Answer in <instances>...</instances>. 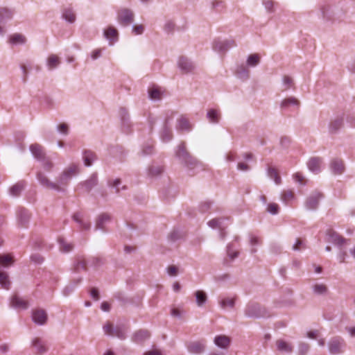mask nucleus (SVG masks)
I'll return each mask as SVG.
<instances>
[{
  "label": "nucleus",
  "instance_id": "nucleus-1",
  "mask_svg": "<svg viewBox=\"0 0 355 355\" xmlns=\"http://www.w3.org/2000/svg\"><path fill=\"white\" fill-rule=\"evenodd\" d=\"M79 172L78 167L76 164H71L66 168L58 178V182H51L42 172L37 174V178L40 184L44 187L58 191L62 190L61 186H66L71 179Z\"/></svg>",
  "mask_w": 355,
  "mask_h": 355
},
{
  "label": "nucleus",
  "instance_id": "nucleus-2",
  "mask_svg": "<svg viewBox=\"0 0 355 355\" xmlns=\"http://www.w3.org/2000/svg\"><path fill=\"white\" fill-rule=\"evenodd\" d=\"M245 315L248 318H270L273 313L268 308L257 302H250L244 310Z\"/></svg>",
  "mask_w": 355,
  "mask_h": 355
},
{
  "label": "nucleus",
  "instance_id": "nucleus-3",
  "mask_svg": "<svg viewBox=\"0 0 355 355\" xmlns=\"http://www.w3.org/2000/svg\"><path fill=\"white\" fill-rule=\"evenodd\" d=\"M176 156L183 162L187 167L193 168L196 164L197 161L193 158L189 153L187 150L185 143L182 142L178 146V149L176 151Z\"/></svg>",
  "mask_w": 355,
  "mask_h": 355
},
{
  "label": "nucleus",
  "instance_id": "nucleus-4",
  "mask_svg": "<svg viewBox=\"0 0 355 355\" xmlns=\"http://www.w3.org/2000/svg\"><path fill=\"white\" fill-rule=\"evenodd\" d=\"M345 342L340 336H334L331 338L328 343V350L331 355H338L345 352Z\"/></svg>",
  "mask_w": 355,
  "mask_h": 355
},
{
  "label": "nucleus",
  "instance_id": "nucleus-5",
  "mask_svg": "<svg viewBox=\"0 0 355 355\" xmlns=\"http://www.w3.org/2000/svg\"><path fill=\"white\" fill-rule=\"evenodd\" d=\"M236 46L234 40H216L213 44V48L215 51L218 52H225L232 47Z\"/></svg>",
  "mask_w": 355,
  "mask_h": 355
},
{
  "label": "nucleus",
  "instance_id": "nucleus-6",
  "mask_svg": "<svg viewBox=\"0 0 355 355\" xmlns=\"http://www.w3.org/2000/svg\"><path fill=\"white\" fill-rule=\"evenodd\" d=\"M134 14L128 8H122L118 12V20L123 26H128L133 21Z\"/></svg>",
  "mask_w": 355,
  "mask_h": 355
},
{
  "label": "nucleus",
  "instance_id": "nucleus-7",
  "mask_svg": "<svg viewBox=\"0 0 355 355\" xmlns=\"http://www.w3.org/2000/svg\"><path fill=\"white\" fill-rule=\"evenodd\" d=\"M48 315L45 310L37 309L32 311V320L38 325H44L46 323Z\"/></svg>",
  "mask_w": 355,
  "mask_h": 355
},
{
  "label": "nucleus",
  "instance_id": "nucleus-8",
  "mask_svg": "<svg viewBox=\"0 0 355 355\" xmlns=\"http://www.w3.org/2000/svg\"><path fill=\"white\" fill-rule=\"evenodd\" d=\"M322 197V194L319 192H314L311 193L306 200V208L309 210L316 209L318 207L319 201Z\"/></svg>",
  "mask_w": 355,
  "mask_h": 355
},
{
  "label": "nucleus",
  "instance_id": "nucleus-9",
  "mask_svg": "<svg viewBox=\"0 0 355 355\" xmlns=\"http://www.w3.org/2000/svg\"><path fill=\"white\" fill-rule=\"evenodd\" d=\"M327 236L328 237L327 241L339 247L347 243V240L345 238L339 235L333 230H329L327 232Z\"/></svg>",
  "mask_w": 355,
  "mask_h": 355
},
{
  "label": "nucleus",
  "instance_id": "nucleus-10",
  "mask_svg": "<svg viewBox=\"0 0 355 355\" xmlns=\"http://www.w3.org/2000/svg\"><path fill=\"white\" fill-rule=\"evenodd\" d=\"M10 305L15 309H26L28 307V302L17 295H13L10 297Z\"/></svg>",
  "mask_w": 355,
  "mask_h": 355
},
{
  "label": "nucleus",
  "instance_id": "nucleus-11",
  "mask_svg": "<svg viewBox=\"0 0 355 355\" xmlns=\"http://www.w3.org/2000/svg\"><path fill=\"white\" fill-rule=\"evenodd\" d=\"M30 150L35 159L40 161L44 159L46 155L43 147L38 144H33L30 146Z\"/></svg>",
  "mask_w": 355,
  "mask_h": 355
},
{
  "label": "nucleus",
  "instance_id": "nucleus-12",
  "mask_svg": "<svg viewBox=\"0 0 355 355\" xmlns=\"http://www.w3.org/2000/svg\"><path fill=\"white\" fill-rule=\"evenodd\" d=\"M71 270L74 272H80V271L87 270V262L83 257L78 256L76 258Z\"/></svg>",
  "mask_w": 355,
  "mask_h": 355
},
{
  "label": "nucleus",
  "instance_id": "nucleus-13",
  "mask_svg": "<svg viewBox=\"0 0 355 355\" xmlns=\"http://www.w3.org/2000/svg\"><path fill=\"white\" fill-rule=\"evenodd\" d=\"M178 66L182 72L185 73L193 71L194 69V65L193 63L187 58L185 57H181L179 59Z\"/></svg>",
  "mask_w": 355,
  "mask_h": 355
},
{
  "label": "nucleus",
  "instance_id": "nucleus-14",
  "mask_svg": "<svg viewBox=\"0 0 355 355\" xmlns=\"http://www.w3.org/2000/svg\"><path fill=\"white\" fill-rule=\"evenodd\" d=\"M330 168L334 174H342L345 171L343 161L340 159H334L331 162Z\"/></svg>",
  "mask_w": 355,
  "mask_h": 355
},
{
  "label": "nucleus",
  "instance_id": "nucleus-15",
  "mask_svg": "<svg viewBox=\"0 0 355 355\" xmlns=\"http://www.w3.org/2000/svg\"><path fill=\"white\" fill-rule=\"evenodd\" d=\"M276 347L277 350L282 353L290 354L293 350V346L292 344L282 339L276 341Z\"/></svg>",
  "mask_w": 355,
  "mask_h": 355
},
{
  "label": "nucleus",
  "instance_id": "nucleus-16",
  "mask_svg": "<svg viewBox=\"0 0 355 355\" xmlns=\"http://www.w3.org/2000/svg\"><path fill=\"white\" fill-rule=\"evenodd\" d=\"M322 163V159L320 157H312L308 162V167L310 171L313 173H318L320 170V166Z\"/></svg>",
  "mask_w": 355,
  "mask_h": 355
},
{
  "label": "nucleus",
  "instance_id": "nucleus-17",
  "mask_svg": "<svg viewBox=\"0 0 355 355\" xmlns=\"http://www.w3.org/2000/svg\"><path fill=\"white\" fill-rule=\"evenodd\" d=\"M188 350L193 354H200L205 350V344L200 341L191 342L188 345Z\"/></svg>",
  "mask_w": 355,
  "mask_h": 355
},
{
  "label": "nucleus",
  "instance_id": "nucleus-18",
  "mask_svg": "<svg viewBox=\"0 0 355 355\" xmlns=\"http://www.w3.org/2000/svg\"><path fill=\"white\" fill-rule=\"evenodd\" d=\"M32 345L35 348L36 353L38 354H42L47 351L45 343L40 338H35L32 341Z\"/></svg>",
  "mask_w": 355,
  "mask_h": 355
},
{
  "label": "nucleus",
  "instance_id": "nucleus-19",
  "mask_svg": "<svg viewBox=\"0 0 355 355\" xmlns=\"http://www.w3.org/2000/svg\"><path fill=\"white\" fill-rule=\"evenodd\" d=\"M150 337V333L147 330L141 329L136 331L132 336V340L136 343H141Z\"/></svg>",
  "mask_w": 355,
  "mask_h": 355
},
{
  "label": "nucleus",
  "instance_id": "nucleus-20",
  "mask_svg": "<svg viewBox=\"0 0 355 355\" xmlns=\"http://www.w3.org/2000/svg\"><path fill=\"white\" fill-rule=\"evenodd\" d=\"M111 217L109 214L103 213L98 216L96 222V228L100 230H104L105 225L110 222Z\"/></svg>",
  "mask_w": 355,
  "mask_h": 355
},
{
  "label": "nucleus",
  "instance_id": "nucleus-21",
  "mask_svg": "<svg viewBox=\"0 0 355 355\" xmlns=\"http://www.w3.org/2000/svg\"><path fill=\"white\" fill-rule=\"evenodd\" d=\"M214 343L220 348L226 349L230 344V339L224 335L218 336L214 338Z\"/></svg>",
  "mask_w": 355,
  "mask_h": 355
},
{
  "label": "nucleus",
  "instance_id": "nucleus-22",
  "mask_svg": "<svg viewBox=\"0 0 355 355\" xmlns=\"http://www.w3.org/2000/svg\"><path fill=\"white\" fill-rule=\"evenodd\" d=\"M176 128L177 130L181 131H189L191 130V126L187 118L181 116L178 119Z\"/></svg>",
  "mask_w": 355,
  "mask_h": 355
},
{
  "label": "nucleus",
  "instance_id": "nucleus-23",
  "mask_svg": "<svg viewBox=\"0 0 355 355\" xmlns=\"http://www.w3.org/2000/svg\"><path fill=\"white\" fill-rule=\"evenodd\" d=\"M0 285L2 288L9 290L11 286V282L9 275L6 272L0 270Z\"/></svg>",
  "mask_w": 355,
  "mask_h": 355
},
{
  "label": "nucleus",
  "instance_id": "nucleus-24",
  "mask_svg": "<svg viewBox=\"0 0 355 355\" xmlns=\"http://www.w3.org/2000/svg\"><path fill=\"white\" fill-rule=\"evenodd\" d=\"M98 180L96 175H92L88 180L84 182L81 185L85 191L89 192L97 184Z\"/></svg>",
  "mask_w": 355,
  "mask_h": 355
},
{
  "label": "nucleus",
  "instance_id": "nucleus-25",
  "mask_svg": "<svg viewBox=\"0 0 355 355\" xmlns=\"http://www.w3.org/2000/svg\"><path fill=\"white\" fill-rule=\"evenodd\" d=\"M173 137L172 131L169 127H168V120H166L163 129L161 131V137L163 141H168Z\"/></svg>",
  "mask_w": 355,
  "mask_h": 355
},
{
  "label": "nucleus",
  "instance_id": "nucleus-26",
  "mask_svg": "<svg viewBox=\"0 0 355 355\" xmlns=\"http://www.w3.org/2000/svg\"><path fill=\"white\" fill-rule=\"evenodd\" d=\"M12 16V12L11 11L6 8H0V23L3 22L4 20L10 19ZM3 28L0 26V34H3Z\"/></svg>",
  "mask_w": 355,
  "mask_h": 355
},
{
  "label": "nucleus",
  "instance_id": "nucleus-27",
  "mask_svg": "<svg viewBox=\"0 0 355 355\" xmlns=\"http://www.w3.org/2000/svg\"><path fill=\"white\" fill-rule=\"evenodd\" d=\"M24 189V182H19L17 184H14L10 188V194L12 196L17 197L19 196L21 193V192Z\"/></svg>",
  "mask_w": 355,
  "mask_h": 355
},
{
  "label": "nucleus",
  "instance_id": "nucleus-28",
  "mask_svg": "<svg viewBox=\"0 0 355 355\" xmlns=\"http://www.w3.org/2000/svg\"><path fill=\"white\" fill-rule=\"evenodd\" d=\"M249 73H250L249 70L243 64L238 66L236 71V74L237 77L241 79H243V80H246L248 78Z\"/></svg>",
  "mask_w": 355,
  "mask_h": 355
},
{
  "label": "nucleus",
  "instance_id": "nucleus-29",
  "mask_svg": "<svg viewBox=\"0 0 355 355\" xmlns=\"http://www.w3.org/2000/svg\"><path fill=\"white\" fill-rule=\"evenodd\" d=\"M14 263L13 257L10 254L0 255V265L4 268L12 266Z\"/></svg>",
  "mask_w": 355,
  "mask_h": 355
},
{
  "label": "nucleus",
  "instance_id": "nucleus-30",
  "mask_svg": "<svg viewBox=\"0 0 355 355\" xmlns=\"http://www.w3.org/2000/svg\"><path fill=\"white\" fill-rule=\"evenodd\" d=\"M211 8L216 12H223L225 10V4L223 1L214 0L211 2Z\"/></svg>",
  "mask_w": 355,
  "mask_h": 355
},
{
  "label": "nucleus",
  "instance_id": "nucleus-31",
  "mask_svg": "<svg viewBox=\"0 0 355 355\" xmlns=\"http://www.w3.org/2000/svg\"><path fill=\"white\" fill-rule=\"evenodd\" d=\"M96 159L95 154L89 150H85L83 154V160L85 165L87 166H89L92 164L93 162Z\"/></svg>",
  "mask_w": 355,
  "mask_h": 355
},
{
  "label": "nucleus",
  "instance_id": "nucleus-32",
  "mask_svg": "<svg viewBox=\"0 0 355 355\" xmlns=\"http://www.w3.org/2000/svg\"><path fill=\"white\" fill-rule=\"evenodd\" d=\"M261 57L258 53L250 54L247 59L246 64L248 67H255L260 62Z\"/></svg>",
  "mask_w": 355,
  "mask_h": 355
},
{
  "label": "nucleus",
  "instance_id": "nucleus-33",
  "mask_svg": "<svg viewBox=\"0 0 355 355\" xmlns=\"http://www.w3.org/2000/svg\"><path fill=\"white\" fill-rule=\"evenodd\" d=\"M195 296L198 306H202L207 300L206 293L202 291H197L195 293Z\"/></svg>",
  "mask_w": 355,
  "mask_h": 355
},
{
  "label": "nucleus",
  "instance_id": "nucleus-34",
  "mask_svg": "<svg viewBox=\"0 0 355 355\" xmlns=\"http://www.w3.org/2000/svg\"><path fill=\"white\" fill-rule=\"evenodd\" d=\"M9 42L13 44H22L26 42V37L19 33H15L10 37Z\"/></svg>",
  "mask_w": 355,
  "mask_h": 355
},
{
  "label": "nucleus",
  "instance_id": "nucleus-35",
  "mask_svg": "<svg viewBox=\"0 0 355 355\" xmlns=\"http://www.w3.org/2000/svg\"><path fill=\"white\" fill-rule=\"evenodd\" d=\"M58 241L60 243V249L63 252H69L73 248V245L67 243L64 239L60 238Z\"/></svg>",
  "mask_w": 355,
  "mask_h": 355
},
{
  "label": "nucleus",
  "instance_id": "nucleus-36",
  "mask_svg": "<svg viewBox=\"0 0 355 355\" xmlns=\"http://www.w3.org/2000/svg\"><path fill=\"white\" fill-rule=\"evenodd\" d=\"M60 63V58L56 55H51L47 60V65L50 69L55 68Z\"/></svg>",
  "mask_w": 355,
  "mask_h": 355
},
{
  "label": "nucleus",
  "instance_id": "nucleus-37",
  "mask_svg": "<svg viewBox=\"0 0 355 355\" xmlns=\"http://www.w3.org/2000/svg\"><path fill=\"white\" fill-rule=\"evenodd\" d=\"M18 217L21 225L25 226L29 220L30 216L27 210L21 209L19 211Z\"/></svg>",
  "mask_w": 355,
  "mask_h": 355
},
{
  "label": "nucleus",
  "instance_id": "nucleus-38",
  "mask_svg": "<svg viewBox=\"0 0 355 355\" xmlns=\"http://www.w3.org/2000/svg\"><path fill=\"white\" fill-rule=\"evenodd\" d=\"M62 17L65 20L70 23H73L76 20V15L70 8H67L64 10Z\"/></svg>",
  "mask_w": 355,
  "mask_h": 355
},
{
  "label": "nucleus",
  "instance_id": "nucleus-39",
  "mask_svg": "<svg viewBox=\"0 0 355 355\" xmlns=\"http://www.w3.org/2000/svg\"><path fill=\"white\" fill-rule=\"evenodd\" d=\"M268 175L271 178L273 179L275 182L277 184H279L282 182L281 178L279 175L277 170L274 168L270 167L268 169Z\"/></svg>",
  "mask_w": 355,
  "mask_h": 355
},
{
  "label": "nucleus",
  "instance_id": "nucleus-40",
  "mask_svg": "<svg viewBox=\"0 0 355 355\" xmlns=\"http://www.w3.org/2000/svg\"><path fill=\"white\" fill-rule=\"evenodd\" d=\"M294 198V193L291 190L284 191L281 194V200L286 204Z\"/></svg>",
  "mask_w": 355,
  "mask_h": 355
},
{
  "label": "nucleus",
  "instance_id": "nucleus-41",
  "mask_svg": "<svg viewBox=\"0 0 355 355\" xmlns=\"http://www.w3.org/2000/svg\"><path fill=\"white\" fill-rule=\"evenodd\" d=\"M235 304L234 298L225 297L220 301L221 308L225 309L227 307L233 308Z\"/></svg>",
  "mask_w": 355,
  "mask_h": 355
},
{
  "label": "nucleus",
  "instance_id": "nucleus-42",
  "mask_svg": "<svg viewBox=\"0 0 355 355\" xmlns=\"http://www.w3.org/2000/svg\"><path fill=\"white\" fill-rule=\"evenodd\" d=\"M104 35L107 39L112 40L117 37L118 33L114 28L109 27L105 31Z\"/></svg>",
  "mask_w": 355,
  "mask_h": 355
},
{
  "label": "nucleus",
  "instance_id": "nucleus-43",
  "mask_svg": "<svg viewBox=\"0 0 355 355\" xmlns=\"http://www.w3.org/2000/svg\"><path fill=\"white\" fill-rule=\"evenodd\" d=\"M299 104H300V102L297 98H295L294 97H290V98L284 99L282 102L281 107H288L290 105H299Z\"/></svg>",
  "mask_w": 355,
  "mask_h": 355
},
{
  "label": "nucleus",
  "instance_id": "nucleus-44",
  "mask_svg": "<svg viewBox=\"0 0 355 355\" xmlns=\"http://www.w3.org/2000/svg\"><path fill=\"white\" fill-rule=\"evenodd\" d=\"M163 171V167L161 166H152L148 169V175L154 177L160 175Z\"/></svg>",
  "mask_w": 355,
  "mask_h": 355
},
{
  "label": "nucleus",
  "instance_id": "nucleus-45",
  "mask_svg": "<svg viewBox=\"0 0 355 355\" xmlns=\"http://www.w3.org/2000/svg\"><path fill=\"white\" fill-rule=\"evenodd\" d=\"M343 121L342 118H336L330 124V129L331 131H337L343 125Z\"/></svg>",
  "mask_w": 355,
  "mask_h": 355
},
{
  "label": "nucleus",
  "instance_id": "nucleus-46",
  "mask_svg": "<svg viewBox=\"0 0 355 355\" xmlns=\"http://www.w3.org/2000/svg\"><path fill=\"white\" fill-rule=\"evenodd\" d=\"M207 117L212 123H218L219 120V115L216 110H210L207 112Z\"/></svg>",
  "mask_w": 355,
  "mask_h": 355
},
{
  "label": "nucleus",
  "instance_id": "nucleus-47",
  "mask_svg": "<svg viewBox=\"0 0 355 355\" xmlns=\"http://www.w3.org/2000/svg\"><path fill=\"white\" fill-rule=\"evenodd\" d=\"M313 289L315 293L318 295L324 294L327 291V287L324 284H315L313 286Z\"/></svg>",
  "mask_w": 355,
  "mask_h": 355
},
{
  "label": "nucleus",
  "instance_id": "nucleus-48",
  "mask_svg": "<svg viewBox=\"0 0 355 355\" xmlns=\"http://www.w3.org/2000/svg\"><path fill=\"white\" fill-rule=\"evenodd\" d=\"M222 220L221 218H214L208 222V225L211 228H219L222 229Z\"/></svg>",
  "mask_w": 355,
  "mask_h": 355
},
{
  "label": "nucleus",
  "instance_id": "nucleus-49",
  "mask_svg": "<svg viewBox=\"0 0 355 355\" xmlns=\"http://www.w3.org/2000/svg\"><path fill=\"white\" fill-rule=\"evenodd\" d=\"M309 348L310 346L308 343H300L298 347L299 355H306L308 353Z\"/></svg>",
  "mask_w": 355,
  "mask_h": 355
},
{
  "label": "nucleus",
  "instance_id": "nucleus-50",
  "mask_svg": "<svg viewBox=\"0 0 355 355\" xmlns=\"http://www.w3.org/2000/svg\"><path fill=\"white\" fill-rule=\"evenodd\" d=\"M149 96L153 100H159L162 97V92L157 88H153L149 91Z\"/></svg>",
  "mask_w": 355,
  "mask_h": 355
},
{
  "label": "nucleus",
  "instance_id": "nucleus-51",
  "mask_svg": "<svg viewBox=\"0 0 355 355\" xmlns=\"http://www.w3.org/2000/svg\"><path fill=\"white\" fill-rule=\"evenodd\" d=\"M227 253L228 257L232 260H233L235 258H236L239 256V251L235 250L233 249L232 244H230V245H227Z\"/></svg>",
  "mask_w": 355,
  "mask_h": 355
},
{
  "label": "nucleus",
  "instance_id": "nucleus-52",
  "mask_svg": "<svg viewBox=\"0 0 355 355\" xmlns=\"http://www.w3.org/2000/svg\"><path fill=\"white\" fill-rule=\"evenodd\" d=\"M120 339L125 338V330L123 327H117L114 329V335Z\"/></svg>",
  "mask_w": 355,
  "mask_h": 355
},
{
  "label": "nucleus",
  "instance_id": "nucleus-53",
  "mask_svg": "<svg viewBox=\"0 0 355 355\" xmlns=\"http://www.w3.org/2000/svg\"><path fill=\"white\" fill-rule=\"evenodd\" d=\"M267 211L271 214H277L279 212V205L276 203L272 202L268 205Z\"/></svg>",
  "mask_w": 355,
  "mask_h": 355
},
{
  "label": "nucleus",
  "instance_id": "nucleus-54",
  "mask_svg": "<svg viewBox=\"0 0 355 355\" xmlns=\"http://www.w3.org/2000/svg\"><path fill=\"white\" fill-rule=\"evenodd\" d=\"M42 161L43 162L42 166L45 171H50L53 168V163L51 159L45 157L44 159Z\"/></svg>",
  "mask_w": 355,
  "mask_h": 355
},
{
  "label": "nucleus",
  "instance_id": "nucleus-55",
  "mask_svg": "<svg viewBox=\"0 0 355 355\" xmlns=\"http://www.w3.org/2000/svg\"><path fill=\"white\" fill-rule=\"evenodd\" d=\"M211 206V202L209 200L203 201L199 205V209L202 213L207 212Z\"/></svg>",
  "mask_w": 355,
  "mask_h": 355
},
{
  "label": "nucleus",
  "instance_id": "nucleus-56",
  "mask_svg": "<svg viewBox=\"0 0 355 355\" xmlns=\"http://www.w3.org/2000/svg\"><path fill=\"white\" fill-rule=\"evenodd\" d=\"M103 330L105 331V334L107 335H109V336L114 335V329H113L112 324L110 322L106 323L103 326Z\"/></svg>",
  "mask_w": 355,
  "mask_h": 355
},
{
  "label": "nucleus",
  "instance_id": "nucleus-57",
  "mask_svg": "<svg viewBox=\"0 0 355 355\" xmlns=\"http://www.w3.org/2000/svg\"><path fill=\"white\" fill-rule=\"evenodd\" d=\"M283 83H284V85L286 86L285 89H288L292 87V85L293 84V80L292 78L285 76L283 78Z\"/></svg>",
  "mask_w": 355,
  "mask_h": 355
},
{
  "label": "nucleus",
  "instance_id": "nucleus-58",
  "mask_svg": "<svg viewBox=\"0 0 355 355\" xmlns=\"http://www.w3.org/2000/svg\"><path fill=\"white\" fill-rule=\"evenodd\" d=\"M167 272L170 276H176L178 273V268L174 265L169 266L167 268Z\"/></svg>",
  "mask_w": 355,
  "mask_h": 355
},
{
  "label": "nucleus",
  "instance_id": "nucleus-59",
  "mask_svg": "<svg viewBox=\"0 0 355 355\" xmlns=\"http://www.w3.org/2000/svg\"><path fill=\"white\" fill-rule=\"evenodd\" d=\"M266 9L270 12H272L274 11L273 6H274V2L270 0L263 1V2Z\"/></svg>",
  "mask_w": 355,
  "mask_h": 355
},
{
  "label": "nucleus",
  "instance_id": "nucleus-60",
  "mask_svg": "<svg viewBox=\"0 0 355 355\" xmlns=\"http://www.w3.org/2000/svg\"><path fill=\"white\" fill-rule=\"evenodd\" d=\"M293 178L296 182L300 183V184H304V178L300 173H296L293 175Z\"/></svg>",
  "mask_w": 355,
  "mask_h": 355
},
{
  "label": "nucleus",
  "instance_id": "nucleus-61",
  "mask_svg": "<svg viewBox=\"0 0 355 355\" xmlns=\"http://www.w3.org/2000/svg\"><path fill=\"white\" fill-rule=\"evenodd\" d=\"M302 248H304L303 246V241L300 239H297L295 243L293 245L292 249L296 251L301 250Z\"/></svg>",
  "mask_w": 355,
  "mask_h": 355
},
{
  "label": "nucleus",
  "instance_id": "nucleus-62",
  "mask_svg": "<svg viewBox=\"0 0 355 355\" xmlns=\"http://www.w3.org/2000/svg\"><path fill=\"white\" fill-rule=\"evenodd\" d=\"M174 27H175V24L171 21H168L164 25V30L166 32L170 33L173 31Z\"/></svg>",
  "mask_w": 355,
  "mask_h": 355
},
{
  "label": "nucleus",
  "instance_id": "nucleus-63",
  "mask_svg": "<svg viewBox=\"0 0 355 355\" xmlns=\"http://www.w3.org/2000/svg\"><path fill=\"white\" fill-rule=\"evenodd\" d=\"M144 28L142 25H135L133 26L132 31L136 35H140L144 32Z\"/></svg>",
  "mask_w": 355,
  "mask_h": 355
},
{
  "label": "nucleus",
  "instance_id": "nucleus-64",
  "mask_svg": "<svg viewBox=\"0 0 355 355\" xmlns=\"http://www.w3.org/2000/svg\"><path fill=\"white\" fill-rule=\"evenodd\" d=\"M58 130L64 135L68 133V125L66 123H61L58 126Z\"/></svg>",
  "mask_w": 355,
  "mask_h": 355
}]
</instances>
